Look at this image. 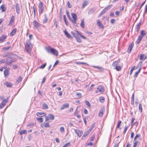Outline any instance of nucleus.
<instances>
[{"label":"nucleus","instance_id":"f257e3e1","mask_svg":"<svg viewBox=\"0 0 147 147\" xmlns=\"http://www.w3.org/2000/svg\"><path fill=\"white\" fill-rule=\"evenodd\" d=\"M32 48V45L30 42V40H28L26 41V44L25 45V49L29 53H30V50Z\"/></svg>","mask_w":147,"mask_h":147},{"label":"nucleus","instance_id":"f03ea898","mask_svg":"<svg viewBox=\"0 0 147 147\" xmlns=\"http://www.w3.org/2000/svg\"><path fill=\"white\" fill-rule=\"evenodd\" d=\"M46 50L49 53H51L52 54L57 56L58 55V52L55 49L51 47L48 48L46 49Z\"/></svg>","mask_w":147,"mask_h":147},{"label":"nucleus","instance_id":"7ed1b4c3","mask_svg":"<svg viewBox=\"0 0 147 147\" xmlns=\"http://www.w3.org/2000/svg\"><path fill=\"white\" fill-rule=\"evenodd\" d=\"M44 5L43 3L41 2H40L39 4V12L40 14H41L43 12L44 10Z\"/></svg>","mask_w":147,"mask_h":147},{"label":"nucleus","instance_id":"20e7f679","mask_svg":"<svg viewBox=\"0 0 147 147\" xmlns=\"http://www.w3.org/2000/svg\"><path fill=\"white\" fill-rule=\"evenodd\" d=\"M111 5H109L108 6L106 7L100 13L98 17H99L102 16L103 14L105 13L106 12H107L108 10L110 7L111 6Z\"/></svg>","mask_w":147,"mask_h":147},{"label":"nucleus","instance_id":"39448f33","mask_svg":"<svg viewBox=\"0 0 147 147\" xmlns=\"http://www.w3.org/2000/svg\"><path fill=\"white\" fill-rule=\"evenodd\" d=\"M97 90L95 91V93H98V92H100L101 93H102L104 92V88L101 86H99L97 88Z\"/></svg>","mask_w":147,"mask_h":147},{"label":"nucleus","instance_id":"423d86ee","mask_svg":"<svg viewBox=\"0 0 147 147\" xmlns=\"http://www.w3.org/2000/svg\"><path fill=\"white\" fill-rule=\"evenodd\" d=\"M71 16L73 20L71 19V21L73 23L76 24V21L77 19V17L76 14L74 13H72Z\"/></svg>","mask_w":147,"mask_h":147},{"label":"nucleus","instance_id":"0eeeda50","mask_svg":"<svg viewBox=\"0 0 147 147\" xmlns=\"http://www.w3.org/2000/svg\"><path fill=\"white\" fill-rule=\"evenodd\" d=\"M75 132L77 134L78 136L80 137L82 134V132L81 130H78V129H75Z\"/></svg>","mask_w":147,"mask_h":147},{"label":"nucleus","instance_id":"6e6552de","mask_svg":"<svg viewBox=\"0 0 147 147\" xmlns=\"http://www.w3.org/2000/svg\"><path fill=\"white\" fill-rule=\"evenodd\" d=\"M16 11L18 14L20 13V6L18 3H16Z\"/></svg>","mask_w":147,"mask_h":147},{"label":"nucleus","instance_id":"1a4fd4ad","mask_svg":"<svg viewBox=\"0 0 147 147\" xmlns=\"http://www.w3.org/2000/svg\"><path fill=\"white\" fill-rule=\"evenodd\" d=\"M97 24L100 28L102 29H103L104 28V26L101 22L100 20H97Z\"/></svg>","mask_w":147,"mask_h":147},{"label":"nucleus","instance_id":"9d476101","mask_svg":"<svg viewBox=\"0 0 147 147\" xmlns=\"http://www.w3.org/2000/svg\"><path fill=\"white\" fill-rule=\"evenodd\" d=\"M69 105L68 103H65L62 105L61 107L60 110H62L65 108H68L69 107Z\"/></svg>","mask_w":147,"mask_h":147},{"label":"nucleus","instance_id":"9b49d317","mask_svg":"<svg viewBox=\"0 0 147 147\" xmlns=\"http://www.w3.org/2000/svg\"><path fill=\"white\" fill-rule=\"evenodd\" d=\"M34 26L36 28H38L40 26L41 24L39 23L37 21L34 20L33 22Z\"/></svg>","mask_w":147,"mask_h":147},{"label":"nucleus","instance_id":"f8f14e48","mask_svg":"<svg viewBox=\"0 0 147 147\" xmlns=\"http://www.w3.org/2000/svg\"><path fill=\"white\" fill-rule=\"evenodd\" d=\"M104 108H102L100 110L98 114V116L100 117H102L103 114V111H104Z\"/></svg>","mask_w":147,"mask_h":147},{"label":"nucleus","instance_id":"ddd939ff","mask_svg":"<svg viewBox=\"0 0 147 147\" xmlns=\"http://www.w3.org/2000/svg\"><path fill=\"white\" fill-rule=\"evenodd\" d=\"M134 43H131L128 49L127 50L128 52V53H129L131 52L132 49L134 47Z\"/></svg>","mask_w":147,"mask_h":147},{"label":"nucleus","instance_id":"4468645a","mask_svg":"<svg viewBox=\"0 0 147 147\" xmlns=\"http://www.w3.org/2000/svg\"><path fill=\"white\" fill-rule=\"evenodd\" d=\"M75 32H76V34L77 35H79L82 38H83L85 39H86V37L82 35L78 31L76 30L75 31Z\"/></svg>","mask_w":147,"mask_h":147},{"label":"nucleus","instance_id":"2eb2a0df","mask_svg":"<svg viewBox=\"0 0 147 147\" xmlns=\"http://www.w3.org/2000/svg\"><path fill=\"white\" fill-rule=\"evenodd\" d=\"M9 97H7L5 99H4L1 102V104L3 105L4 106L5 105L6 103L8 102V100L9 98Z\"/></svg>","mask_w":147,"mask_h":147},{"label":"nucleus","instance_id":"dca6fc26","mask_svg":"<svg viewBox=\"0 0 147 147\" xmlns=\"http://www.w3.org/2000/svg\"><path fill=\"white\" fill-rule=\"evenodd\" d=\"M4 84L7 87H11L13 86L12 84L8 82H6Z\"/></svg>","mask_w":147,"mask_h":147},{"label":"nucleus","instance_id":"f3484780","mask_svg":"<svg viewBox=\"0 0 147 147\" xmlns=\"http://www.w3.org/2000/svg\"><path fill=\"white\" fill-rule=\"evenodd\" d=\"M143 38V37L142 36H139L136 41V43L137 44H138L140 43V42L141 41Z\"/></svg>","mask_w":147,"mask_h":147},{"label":"nucleus","instance_id":"a211bd4d","mask_svg":"<svg viewBox=\"0 0 147 147\" xmlns=\"http://www.w3.org/2000/svg\"><path fill=\"white\" fill-rule=\"evenodd\" d=\"M6 38V36L5 35H3L2 37L0 38V42H3Z\"/></svg>","mask_w":147,"mask_h":147},{"label":"nucleus","instance_id":"6ab92c4d","mask_svg":"<svg viewBox=\"0 0 147 147\" xmlns=\"http://www.w3.org/2000/svg\"><path fill=\"white\" fill-rule=\"evenodd\" d=\"M141 24V22H140L136 26L135 29L138 32L139 30Z\"/></svg>","mask_w":147,"mask_h":147},{"label":"nucleus","instance_id":"aec40b11","mask_svg":"<svg viewBox=\"0 0 147 147\" xmlns=\"http://www.w3.org/2000/svg\"><path fill=\"white\" fill-rule=\"evenodd\" d=\"M17 31V29L16 28H14L12 31L11 32L10 34V36H13L16 33Z\"/></svg>","mask_w":147,"mask_h":147},{"label":"nucleus","instance_id":"412c9836","mask_svg":"<svg viewBox=\"0 0 147 147\" xmlns=\"http://www.w3.org/2000/svg\"><path fill=\"white\" fill-rule=\"evenodd\" d=\"M146 58V57L144 54H141L140 57V60H144Z\"/></svg>","mask_w":147,"mask_h":147},{"label":"nucleus","instance_id":"4be33fe9","mask_svg":"<svg viewBox=\"0 0 147 147\" xmlns=\"http://www.w3.org/2000/svg\"><path fill=\"white\" fill-rule=\"evenodd\" d=\"M4 74L5 77L8 75L9 74L8 70L7 69L5 70L4 71Z\"/></svg>","mask_w":147,"mask_h":147},{"label":"nucleus","instance_id":"5701e85b","mask_svg":"<svg viewBox=\"0 0 147 147\" xmlns=\"http://www.w3.org/2000/svg\"><path fill=\"white\" fill-rule=\"evenodd\" d=\"M0 7L2 9V11L3 12L5 11L6 9V8L5 7V6L4 5H1Z\"/></svg>","mask_w":147,"mask_h":147},{"label":"nucleus","instance_id":"b1692460","mask_svg":"<svg viewBox=\"0 0 147 147\" xmlns=\"http://www.w3.org/2000/svg\"><path fill=\"white\" fill-rule=\"evenodd\" d=\"M64 33L65 35L68 38H70L71 36L68 33V32L66 31H64Z\"/></svg>","mask_w":147,"mask_h":147},{"label":"nucleus","instance_id":"393cba45","mask_svg":"<svg viewBox=\"0 0 147 147\" xmlns=\"http://www.w3.org/2000/svg\"><path fill=\"white\" fill-rule=\"evenodd\" d=\"M44 16H45V18L43 21V23H45L47 22L48 21V18H47V15L45 14L44 15Z\"/></svg>","mask_w":147,"mask_h":147},{"label":"nucleus","instance_id":"a878e982","mask_svg":"<svg viewBox=\"0 0 147 147\" xmlns=\"http://www.w3.org/2000/svg\"><path fill=\"white\" fill-rule=\"evenodd\" d=\"M49 119L52 120H53L54 119V116L52 114H49Z\"/></svg>","mask_w":147,"mask_h":147},{"label":"nucleus","instance_id":"bb28decb","mask_svg":"<svg viewBox=\"0 0 147 147\" xmlns=\"http://www.w3.org/2000/svg\"><path fill=\"white\" fill-rule=\"evenodd\" d=\"M99 100L101 103H103L105 101V98L103 97H100L99 98Z\"/></svg>","mask_w":147,"mask_h":147},{"label":"nucleus","instance_id":"cd10ccee","mask_svg":"<svg viewBox=\"0 0 147 147\" xmlns=\"http://www.w3.org/2000/svg\"><path fill=\"white\" fill-rule=\"evenodd\" d=\"M131 105H133L134 103V94H133V95L131 97Z\"/></svg>","mask_w":147,"mask_h":147},{"label":"nucleus","instance_id":"c85d7f7f","mask_svg":"<svg viewBox=\"0 0 147 147\" xmlns=\"http://www.w3.org/2000/svg\"><path fill=\"white\" fill-rule=\"evenodd\" d=\"M141 69V67H140V68H139L138 71H137L135 72L134 75V77H136L137 76L139 73L140 72V71Z\"/></svg>","mask_w":147,"mask_h":147},{"label":"nucleus","instance_id":"c756f323","mask_svg":"<svg viewBox=\"0 0 147 147\" xmlns=\"http://www.w3.org/2000/svg\"><path fill=\"white\" fill-rule=\"evenodd\" d=\"M46 114L44 113H36V115L38 116H40V115H42L43 116L45 115Z\"/></svg>","mask_w":147,"mask_h":147},{"label":"nucleus","instance_id":"7c9ffc66","mask_svg":"<svg viewBox=\"0 0 147 147\" xmlns=\"http://www.w3.org/2000/svg\"><path fill=\"white\" fill-rule=\"evenodd\" d=\"M14 16H11V18L10 21L9 22V24L10 23H13L14 22Z\"/></svg>","mask_w":147,"mask_h":147},{"label":"nucleus","instance_id":"2f4dec72","mask_svg":"<svg viewBox=\"0 0 147 147\" xmlns=\"http://www.w3.org/2000/svg\"><path fill=\"white\" fill-rule=\"evenodd\" d=\"M84 19H82L80 25L81 26L84 28Z\"/></svg>","mask_w":147,"mask_h":147},{"label":"nucleus","instance_id":"473e14b6","mask_svg":"<svg viewBox=\"0 0 147 147\" xmlns=\"http://www.w3.org/2000/svg\"><path fill=\"white\" fill-rule=\"evenodd\" d=\"M43 124H44V127H49L50 126L48 123L45 122Z\"/></svg>","mask_w":147,"mask_h":147},{"label":"nucleus","instance_id":"72a5a7b5","mask_svg":"<svg viewBox=\"0 0 147 147\" xmlns=\"http://www.w3.org/2000/svg\"><path fill=\"white\" fill-rule=\"evenodd\" d=\"M93 67L96 68L97 69H99L101 71H102L103 70V68L102 67H100L98 66H93Z\"/></svg>","mask_w":147,"mask_h":147},{"label":"nucleus","instance_id":"f704fd0d","mask_svg":"<svg viewBox=\"0 0 147 147\" xmlns=\"http://www.w3.org/2000/svg\"><path fill=\"white\" fill-rule=\"evenodd\" d=\"M75 37L76 38V40L78 42L80 43L81 42V40L78 36H75Z\"/></svg>","mask_w":147,"mask_h":147},{"label":"nucleus","instance_id":"c9c22d12","mask_svg":"<svg viewBox=\"0 0 147 147\" xmlns=\"http://www.w3.org/2000/svg\"><path fill=\"white\" fill-rule=\"evenodd\" d=\"M63 17L64 20V21H65V24L67 25H68V24H69V23L67 22V19H66V18L65 16V15H64L63 16Z\"/></svg>","mask_w":147,"mask_h":147},{"label":"nucleus","instance_id":"e433bc0d","mask_svg":"<svg viewBox=\"0 0 147 147\" xmlns=\"http://www.w3.org/2000/svg\"><path fill=\"white\" fill-rule=\"evenodd\" d=\"M146 33L144 30H141L140 32V36H142L143 37V36H144L146 34Z\"/></svg>","mask_w":147,"mask_h":147},{"label":"nucleus","instance_id":"4c0bfd02","mask_svg":"<svg viewBox=\"0 0 147 147\" xmlns=\"http://www.w3.org/2000/svg\"><path fill=\"white\" fill-rule=\"evenodd\" d=\"M115 69L117 71H119L121 70V67L120 66L116 65L115 66Z\"/></svg>","mask_w":147,"mask_h":147},{"label":"nucleus","instance_id":"58836bf2","mask_svg":"<svg viewBox=\"0 0 147 147\" xmlns=\"http://www.w3.org/2000/svg\"><path fill=\"white\" fill-rule=\"evenodd\" d=\"M64 128L63 127H60V131L61 133H64L65 132Z\"/></svg>","mask_w":147,"mask_h":147},{"label":"nucleus","instance_id":"ea45409f","mask_svg":"<svg viewBox=\"0 0 147 147\" xmlns=\"http://www.w3.org/2000/svg\"><path fill=\"white\" fill-rule=\"evenodd\" d=\"M95 10V9H90L88 11V13L89 14H90L92 13Z\"/></svg>","mask_w":147,"mask_h":147},{"label":"nucleus","instance_id":"a19ab883","mask_svg":"<svg viewBox=\"0 0 147 147\" xmlns=\"http://www.w3.org/2000/svg\"><path fill=\"white\" fill-rule=\"evenodd\" d=\"M37 120L39 122L42 123L43 121V119L42 117L37 118Z\"/></svg>","mask_w":147,"mask_h":147},{"label":"nucleus","instance_id":"79ce46f5","mask_svg":"<svg viewBox=\"0 0 147 147\" xmlns=\"http://www.w3.org/2000/svg\"><path fill=\"white\" fill-rule=\"evenodd\" d=\"M85 103L88 107H90L91 105L90 103L88 100L85 101Z\"/></svg>","mask_w":147,"mask_h":147},{"label":"nucleus","instance_id":"37998d69","mask_svg":"<svg viewBox=\"0 0 147 147\" xmlns=\"http://www.w3.org/2000/svg\"><path fill=\"white\" fill-rule=\"evenodd\" d=\"M27 133L26 131V130H23L21 131L20 132V135H21L23 134H26Z\"/></svg>","mask_w":147,"mask_h":147},{"label":"nucleus","instance_id":"c03bdc74","mask_svg":"<svg viewBox=\"0 0 147 147\" xmlns=\"http://www.w3.org/2000/svg\"><path fill=\"white\" fill-rule=\"evenodd\" d=\"M42 106L45 109H48V106L47 104H46L45 103H44L42 105Z\"/></svg>","mask_w":147,"mask_h":147},{"label":"nucleus","instance_id":"a18cd8bd","mask_svg":"<svg viewBox=\"0 0 147 147\" xmlns=\"http://www.w3.org/2000/svg\"><path fill=\"white\" fill-rule=\"evenodd\" d=\"M139 110L141 112H142V105L141 103H140L139 106Z\"/></svg>","mask_w":147,"mask_h":147},{"label":"nucleus","instance_id":"49530a36","mask_svg":"<svg viewBox=\"0 0 147 147\" xmlns=\"http://www.w3.org/2000/svg\"><path fill=\"white\" fill-rule=\"evenodd\" d=\"M118 61H114L113 62L112 65L114 66H115L116 65H117L118 64Z\"/></svg>","mask_w":147,"mask_h":147},{"label":"nucleus","instance_id":"de8ad7c7","mask_svg":"<svg viewBox=\"0 0 147 147\" xmlns=\"http://www.w3.org/2000/svg\"><path fill=\"white\" fill-rule=\"evenodd\" d=\"M66 15H67V17L69 19L71 20V18L70 17V16L69 15V11H68L66 10Z\"/></svg>","mask_w":147,"mask_h":147},{"label":"nucleus","instance_id":"09e8293b","mask_svg":"<svg viewBox=\"0 0 147 147\" xmlns=\"http://www.w3.org/2000/svg\"><path fill=\"white\" fill-rule=\"evenodd\" d=\"M46 63H44L43 65L40 66L39 67L41 69H43L46 66Z\"/></svg>","mask_w":147,"mask_h":147},{"label":"nucleus","instance_id":"8fccbe9b","mask_svg":"<svg viewBox=\"0 0 147 147\" xmlns=\"http://www.w3.org/2000/svg\"><path fill=\"white\" fill-rule=\"evenodd\" d=\"M76 64L78 65H84L86 64V63L84 62H77L76 63Z\"/></svg>","mask_w":147,"mask_h":147},{"label":"nucleus","instance_id":"3c124183","mask_svg":"<svg viewBox=\"0 0 147 147\" xmlns=\"http://www.w3.org/2000/svg\"><path fill=\"white\" fill-rule=\"evenodd\" d=\"M22 78L20 76L18 78V79L17 80L16 82L17 83H18L19 82H20L22 81Z\"/></svg>","mask_w":147,"mask_h":147},{"label":"nucleus","instance_id":"603ef678","mask_svg":"<svg viewBox=\"0 0 147 147\" xmlns=\"http://www.w3.org/2000/svg\"><path fill=\"white\" fill-rule=\"evenodd\" d=\"M140 136V135L139 134H137L135 137L134 138V141H136V140L138 139L139 138Z\"/></svg>","mask_w":147,"mask_h":147},{"label":"nucleus","instance_id":"864d4df0","mask_svg":"<svg viewBox=\"0 0 147 147\" xmlns=\"http://www.w3.org/2000/svg\"><path fill=\"white\" fill-rule=\"evenodd\" d=\"M88 4V2H84L83 3L82 5V8H84Z\"/></svg>","mask_w":147,"mask_h":147},{"label":"nucleus","instance_id":"5fc2aeb1","mask_svg":"<svg viewBox=\"0 0 147 147\" xmlns=\"http://www.w3.org/2000/svg\"><path fill=\"white\" fill-rule=\"evenodd\" d=\"M14 61L13 60H11V61H9L7 63V65H10Z\"/></svg>","mask_w":147,"mask_h":147},{"label":"nucleus","instance_id":"6e6d98bb","mask_svg":"<svg viewBox=\"0 0 147 147\" xmlns=\"http://www.w3.org/2000/svg\"><path fill=\"white\" fill-rule=\"evenodd\" d=\"M121 121L120 120L117 123V128H119V126L121 123Z\"/></svg>","mask_w":147,"mask_h":147},{"label":"nucleus","instance_id":"4d7b16f0","mask_svg":"<svg viewBox=\"0 0 147 147\" xmlns=\"http://www.w3.org/2000/svg\"><path fill=\"white\" fill-rule=\"evenodd\" d=\"M135 67L134 66L130 70V72H129V74L130 75H131V74L133 70L135 69Z\"/></svg>","mask_w":147,"mask_h":147},{"label":"nucleus","instance_id":"13d9d810","mask_svg":"<svg viewBox=\"0 0 147 147\" xmlns=\"http://www.w3.org/2000/svg\"><path fill=\"white\" fill-rule=\"evenodd\" d=\"M128 128V126H127L126 125L124 127V131H123V134H125L126 131L127 130V128Z\"/></svg>","mask_w":147,"mask_h":147},{"label":"nucleus","instance_id":"bf43d9fd","mask_svg":"<svg viewBox=\"0 0 147 147\" xmlns=\"http://www.w3.org/2000/svg\"><path fill=\"white\" fill-rule=\"evenodd\" d=\"M77 95L78 96V98H81L82 97V94L80 93V92H76V93Z\"/></svg>","mask_w":147,"mask_h":147},{"label":"nucleus","instance_id":"052dcab7","mask_svg":"<svg viewBox=\"0 0 147 147\" xmlns=\"http://www.w3.org/2000/svg\"><path fill=\"white\" fill-rule=\"evenodd\" d=\"M11 48V46H8L7 47H3V50H8L9 49H10Z\"/></svg>","mask_w":147,"mask_h":147},{"label":"nucleus","instance_id":"680f3d73","mask_svg":"<svg viewBox=\"0 0 147 147\" xmlns=\"http://www.w3.org/2000/svg\"><path fill=\"white\" fill-rule=\"evenodd\" d=\"M90 131H89L88 130L87 131H86L84 134V136H87L88 135L89 133H90Z\"/></svg>","mask_w":147,"mask_h":147},{"label":"nucleus","instance_id":"e2e57ef3","mask_svg":"<svg viewBox=\"0 0 147 147\" xmlns=\"http://www.w3.org/2000/svg\"><path fill=\"white\" fill-rule=\"evenodd\" d=\"M94 126L95 124L94 123L92 125L91 127L90 128V129L88 130L90 132L91 131L92 129L94 127Z\"/></svg>","mask_w":147,"mask_h":147},{"label":"nucleus","instance_id":"0e129e2a","mask_svg":"<svg viewBox=\"0 0 147 147\" xmlns=\"http://www.w3.org/2000/svg\"><path fill=\"white\" fill-rule=\"evenodd\" d=\"M134 144L137 146L138 145H139L140 144V142L138 141H136L134 143Z\"/></svg>","mask_w":147,"mask_h":147},{"label":"nucleus","instance_id":"69168bd1","mask_svg":"<svg viewBox=\"0 0 147 147\" xmlns=\"http://www.w3.org/2000/svg\"><path fill=\"white\" fill-rule=\"evenodd\" d=\"M84 32L86 34H88L89 35H91L92 34V33L91 32H89L88 31H85Z\"/></svg>","mask_w":147,"mask_h":147},{"label":"nucleus","instance_id":"338daca9","mask_svg":"<svg viewBox=\"0 0 147 147\" xmlns=\"http://www.w3.org/2000/svg\"><path fill=\"white\" fill-rule=\"evenodd\" d=\"M115 22V19H112L111 20V24H114Z\"/></svg>","mask_w":147,"mask_h":147},{"label":"nucleus","instance_id":"774afa93","mask_svg":"<svg viewBox=\"0 0 147 147\" xmlns=\"http://www.w3.org/2000/svg\"><path fill=\"white\" fill-rule=\"evenodd\" d=\"M67 4L68 5V7L69 8H71L72 7V6L70 4V3L69 1H68L67 2Z\"/></svg>","mask_w":147,"mask_h":147}]
</instances>
